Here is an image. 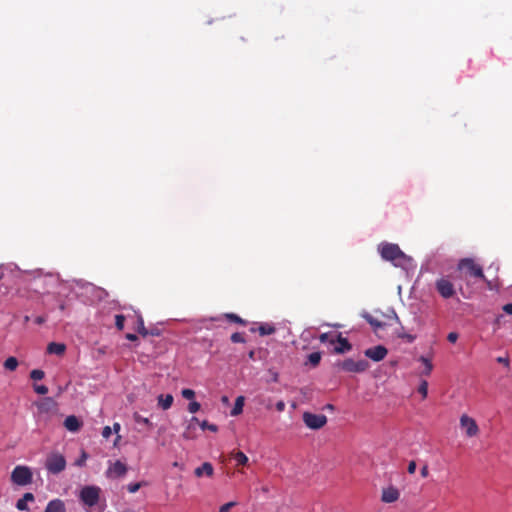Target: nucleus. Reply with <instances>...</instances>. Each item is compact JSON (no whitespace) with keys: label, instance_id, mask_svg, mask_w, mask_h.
Masks as SVG:
<instances>
[{"label":"nucleus","instance_id":"nucleus-6","mask_svg":"<svg viewBox=\"0 0 512 512\" xmlns=\"http://www.w3.org/2000/svg\"><path fill=\"white\" fill-rule=\"evenodd\" d=\"M13 483L25 486L32 482V472L26 466H16L11 473Z\"/></svg>","mask_w":512,"mask_h":512},{"label":"nucleus","instance_id":"nucleus-24","mask_svg":"<svg viewBox=\"0 0 512 512\" xmlns=\"http://www.w3.org/2000/svg\"><path fill=\"white\" fill-rule=\"evenodd\" d=\"M135 329L143 337H146L149 335V331L146 329V327L144 325L143 317L140 314L137 315V324H136Z\"/></svg>","mask_w":512,"mask_h":512},{"label":"nucleus","instance_id":"nucleus-5","mask_svg":"<svg viewBox=\"0 0 512 512\" xmlns=\"http://www.w3.org/2000/svg\"><path fill=\"white\" fill-rule=\"evenodd\" d=\"M343 371L352 373H362L369 368V362L361 359L358 361L352 358H347L337 364Z\"/></svg>","mask_w":512,"mask_h":512},{"label":"nucleus","instance_id":"nucleus-25","mask_svg":"<svg viewBox=\"0 0 512 512\" xmlns=\"http://www.w3.org/2000/svg\"><path fill=\"white\" fill-rule=\"evenodd\" d=\"M18 360L17 358L11 356L8 357L4 362V368L9 371H14L18 367Z\"/></svg>","mask_w":512,"mask_h":512},{"label":"nucleus","instance_id":"nucleus-37","mask_svg":"<svg viewBox=\"0 0 512 512\" xmlns=\"http://www.w3.org/2000/svg\"><path fill=\"white\" fill-rule=\"evenodd\" d=\"M200 403L196 402V401H192L188 404V411L190 413H196L200 410Z\"/></svg>","mask_w":512,"mask_h":512},{"label":"nucleus","instance_id":"nucleus-22","mask_svg":"<svg viewBox=\"0 0 512 512\" xmlns=\"http://www.w3.org/2000/svg\"><path fill=\"white\" fill-rule=\"evenodd\" d=\"M173 396L171 394L167 395H159L158 396V404L162 407V409L167 410L172 406Z\"/></svg>","mask_w":512,"mask_h":512},{"label":"nucleus","instance_id":"nucleus-4","mask_svg":"<svg viewBox=\"0 0 512 512\" xmlns=\"http://www.w3.org/2000/svg\"><path fill=\"white\" fill-rule=\"evenodd\" d=\"M101 489L95 485L84 486L79 494V498L85 506H95L100 498Z\"/></svg>","mask_w":512,"mask_h":512},{"label":"nucleus","instance_id":"nucleus-46","mask_svg":"<svg viewBox=\"0 0 512 512\" xmlns=\"http://www.w3.org/2000/svg\"><path fill=\"white\" fill-rule=\"evenodd\" d=\"M112 434V429L109 426H105L102 431V436L104 438H109Z\"/></svg>","mask_w":512,"mask_h":512},{"label":"nucleus","instance_id":"nucleus-27","mask_svg":"<svg viewBox=\"0 0 512 512\" xmlns=\"http://www.w3.org/2000/svg\"><path fill=\"white\" fill-rule=\"evenodd\" d=\"M225 317L229 321L237 323V324H241V325H246L247 324V322L244 319H242L241 317H239L237 314H234V313H227L225 315Z\"/></svg>","mask_w":512,"mask_h":512},{"label":"nucleus","instance_id":"nucleus-29","mask_svg":"<svg viewBox=\"0 0 512 512\" xmlns=\"http://www.w3.org/2000/svg\"><path fill=\"white\" fill-rule=\"evenodd\" d=\"M45 376V373L43 370H40V369H34L30 372V378L35 380V381H38V380H42Z\"/></svg>","mask_w":512,"mask_h":512},{"label":"nucleus","instance_id":"nucleus-18","mask_svg":"<svg viewBox=\"0 0 512 512\" xmlns=\"http://www.w3.org/2000/svg\"><path fill=\"white\" fill-rule=\"evenodd\" d=\"M362 317L373 327L374 330H378L385 326V323L378 320L377 318H375L374 316L367 312L363 313Z\"/></svg>","mask_w":512,"mask_h":512},{"label":"nucleus","instance_id":"nucleus-17","mask_svg":"<svg viewBox=\"0 0 512 512\" xmlns=\"http://www.w3.org/2000/svg\"><path fill=\"white\" fill-rule=\"evenodd\" d=\"M34 501V495L30 492H27L23 495L21 499H19L16 503V508L20 511L28 510L27 502Z\"/></svg>","mask_w":512,"mask_h":512},{"label":"nucleus","instance_id":"nucleus-45","mask_svg":"<svg viewBox=\"0 0 512 512\" xmlns=\"http://www.w3.org/2000/svg\"><path fill=\"white\" fill-rule=\"evenodd\" d=\"M458 339V334L456 332H450L447 336V340L451 343H455Z\"/></svg>","mask_w":512,"mask_h":512},{"label":"nucleus","instance_id":"nucleus-12","mask_svg":"<svg viewBox=\"0 0 512 512\" xmlns=\"http://www.w3.org/2000/svg\"><path fill=\"white\" fill-rule=\"evenodd\" d=\"M365 356L370 358L375 362H379L383 360L388 354V350L383 345H377L371 348H368L364 352Z\"/></svg>","mask_w":512,"mask_h":512},{"label":"nucleus","instance_id":"nucleus-44","mask_svg":"<svg viewBox=\"0 0 512 512\" xmlns=\"http://www.w3.org/2000/svg\"><path fill=\"white\" fill-rule=\"evenodd\" d=\"M496 360L498 363L503 364L506 367H509L510 365V360L508 357H498Z\"/></svg>","mask_w":512,"mask_h":512},{"label":"nucleus","instance_id":"nucleus-41","mask_svg":"<svg viewBox=\"0 0 512 512\" xmlns=\"http://www.w3.org/2000/svg\"><path fill=\"white\" fill-rule=\"evenodd\" d=\"M141 487V483H131L127 486V490L130 492V493H136Z\"/></svg>","mask_w":512,"mask_h":512},{"label":"nucleus","instance_id":"nucleus-42","mask_svg":"<svg viewBox=\"0 0 512 512\" xmlns=\"http://www.w3.org/2000/svg\"><path fill=\"white\" fill-rule=\"evenodd\" d=\"M398 337L399 338H402V339H405L407 342L411 343L415 340V336L411 335V334H408V333H399L398 334Z\"/></svg>","mask_w":512,"mask_h":512},{"label":"nucleus","instance_id":"nucleus-30","mask_svg":"<svg viewBox=\"0 0 512 512\" xmlns=\"http://www.w3.org/2000/svg\"><path fill=\"white\" fill-rule=\"evenodd\" d=\"M125 316L122 315V314H117L115 316V326L118 330H123L124 329V323H125Z\"/></svg>","mask_w":512,"mask_h":512},{"label":"nucleus","instance_id":"nucleus-15","mask_svg":"<svg viewBox=\"0 0 512 512\" xmlns=\"http://www.w3.org/2000/svg\"><path fill=\"white\" fill-rule=\"evenodd\" d=\"M44 512H66L65 503L61 499H53L48 502Z\"/></svg>","mask_w":512,"mask_h":512},{"label":"nucleus","instance_id":"nucleus-48","mask_svg":"<svg viewBox=\"0 0 512 512\" xmlns=\"http://www.w3.org/2000/svg\"><path fill=\"white\" fill-rule=\"evenodd\" d=\"M420 474L423 478H426L428 475H429V469H428V466L427 465H424L421 470H420Z\"/></svg>","mask_w":512,"mask_h":512},{"label":"nucleus","instance_id":"nucleus-47","mask_svg":"<svg viewBox=\"0 0 512 512\" xmlns=\"http://www.w3.org/2000/svg\"><path fill=\"white\" fill-rule=\"evenodd\" d=\"M502 309L505 313L512 315V303L505 304Z\"/></svg>","mask_w":512,"mask_h":512},{"label":"nucleus","instance_id":"nucleus-9","mask_svg":"<svg viewBox=\"0 0 512 512\" xmlns=\"http://www.w3.org/2000/svg\"><path fill=\"white\" fill-rule=\"evenodd\" d=\"M303 422L308 428L318 430L327 423V417L324 414H313L310 412H304Z\"/></svg>","mask_w":512,"mask_h":512},{"label":"nucleus","instance_id":"nucleus-21","mask_svg":"<svg viewBox=\"0 0 512 512\" xmlns=\"http://www.w3.org/2000/svg\"><path fill=\"white\" fill-rule=\"evenodd\" d=\"M230 457L235 459L237 466H244L248 463V457L242 451H232Z\"/></svg>","mask_w":512,"mask_h":512},{"label":"nucleus","instance_id":"nucleus-13","mask_svg":"<svg viewBox=\"0 0 512 512\" xmlns=\"http://www.w3.org/2000/svg\"><path fill=\"white\" fill-rule=\"evenodd\" d=\"M400 493L397 488L389 486L382 491L381 500L385 503H393L399 499Z\"/></svg>","mask_w":512,"mask_h":512},{"label":"nucleus","instance_id":"nucleus-36","mask_svg":"<svg viewBox=\"0 0 512 512\" xmlns=\"http://www.w3.org/2000/svg\"><path fill=\"white\" fill-rule=\"evenodd\" d=\"M34 388V391L37 393V394H40V395H45L48 393V387L45 386V385H34L33 386Z\"/></svg>","mask_w":512,"mask_h":512},{"label":"nucleus","instance_id":"nucleus-32","mask_svg":"<svg viewBox=\"0 0 512 512\" xmlns=\"http://www.w3.org/2000/svg\"><path fill=\"white\" fill-rule=\"evenodd\" d=\"M193 423H199L198 421V418L197 417H192L191 420H190V423L186 429V431L183 433V436L187 439L189 438H192V436L190 435V430L192 429V426H193Z\"/></svg>","mask_w":512,"mask_h":512},{"label":"nucleus","instance_id":"nucleus-35","mask_svg":"<svg viewBox=\"0 0 512 512\" xmlns=\"http://www.w3.org/2000/svg\"><path fill=\"white\" fill-rule=\"evenodd\" d=\"M181 394H182L183 398L188 399V400H192L195 397V392L192 389H188V388L183 389Z\"/></svg>","mask_w":512,"mask_h":512},{"label":"nucleus","instance_id":"nucleus-56","mask_svg":"<svg viewBox=\"0 0 512 512\" xmlns=\"http://www.w3.org/2000/svg\"><path fill=\"white\" fill-rule=\"evenodd\" d=\"M326 407H327L328 409H333V405H332V404H328Z\"/></svg>","mask_w":512,"mask_h":512},{"label":"nucleus","instance_id":"nucleus-50","mask_svg":"<svg viewBox=\"0 0 512 512\" xmlns=\"http://www.w3.org/2000/svg\"><path fill=\"white\" fill-rule=\"evenodd\" d=\"M125 337L129 341H136V340H138L137 335L133 334V333H127Z\"/></svg>","mask_w":512,"mask_h":512},{"label":"nucleus","instance_id":"nucleus-14","mask_svg":"<svg viewBox=\"0 0 512 512\" xmlns=\"http://www.w3.org/2000/svg\"><path fill=\"white\" fill-rule=\"evenodd\" d=\"M194 475L197 478L204 476L211 478L214 475V467L210 462H204L201 466L195 468Z\"/></svg>","mask_w":512,"mask_h":512},{"label":"nucleus","instance_id":"nucleus-49","mask_svg":"<svg viewBox=\"0 0 512 512\" xmlns=\"http://www.w3.org/2000/svg\"><path fill=\"white\" fill-rule=\"evenodd\" d=\"M276 409L279 412H282L285 409V403L283 401H278L276 403Z\"/></svg>","mask_w":512,"mask_h":512},{"label":"nucleus","instance_id":"nucleus-52","mask_svg":"<svg viewBox=\"0 0 512 512\" xmlns=\"http://www.w3.org/2000/svg\"><path fill=\"white\" fill-rule=\"evenodd\" d=\"M113 430H114V432L118 433L119 430H120V424L119 423H114Z\"/></svg>","mask_w":512,"mask_h":512},{"label":"nucleus","instance_id":"nucleus-40","mask_svg":"<svg viewBox=\"0 0 512 512\" xmlns=\"http://www.w3.org/2000/svg\"><path fill=\"white\" fill-rule=\"evenodd\" d=\"M235 505L236 502L234 501L228 502L219 508V512H230L231 508H233Z\"/></svg>","mask_w":512,"mask_h":512},{"label":"nucleus","instance_id":"nucleus-54","mask_svg":"<svg viewBox=\"0 0 512 512\" xmlns=\"http://www.w3.org/2000/svg\"><path fill=\"white\" fill-rule=\"evenodd\" d=\"M502 318H503V315H499V316L496 318L495 323H496V324H499Z\"/></svg>","mask_w":512,"mask_h":512},{"label":"nucleus","instance_id":"nucleus-10","mask_svg":"<svg viewBox=\"0 0 512 512\" xmlns=\"http://www.w3.org/2000/svg\"><path fill=\"white\" fill-rule=\"evenodd\" d=\"M460 427L465 431L467 437H475L479 434V427L476 421L467 414H463L460 417Z\"/></svg>","mask_w":512,"mask_h":512},{"label":"nucleus","instance_id":"nucleus-28","mask_svg":"<svg viewBox=\"0 0 512 512\" xmlns=\"http://www.w3.org/2000/svg\"><path fill=\"white\" fill-rule=\"evenodd\" d=\"M321 360V353L320 352H313L309 354L308 361L312 366H317L320 363Z\"/></svg>","mask_w":512,"mask_h":512},{"label":"nucleus","instance_id":"nucleus-19","mask_svg":"<svg viewBox=\"0 0 512 512\" xmlns=\"http://www.w3.org/2000/svg\"><path fill=\"white\" fill-rule=\"evenodd\" d=\"M66 350V346L62 343L51 342L47 346V351L50 354L62 355Z\"/></svg>","mask_w":512,"mask_h":512},{"label":"nucleus","instance_id":"nucleus-51","mask_svg":"<svg viewBox=\"0 0 512 512\" xmlns=\"http://www.w3.org/2000/svg\"><path fill=\"white\" fill-rule=\"evenodd\" d=\"M34 321L36 324L41 325L46 321V318L44 316H37Z\"/></svg>","mask_w":512,"mask_h":512},{"label":"nucleus","instance_id":"nucleus-34","mask_svg":"<svg viewBox=\"0 0 512 512\" xmlns=\"http://www.w3.org/2000/svg\"><path fill=\"white\" fill-rule=\"evenodd\" d=\"M200 426L203 430L208 429L212 432H216L218 430V427L215 424H210L206 420L202 421Z\"/></svg>","mask_w":512,"mask_h":512},{"label":"nucleus","instance_id":"nucleus-23","mask_svg":"<svg viewBox=\"0 0 512 512\" xmlns=\"http://www.w3.org/2000/svg\"><path fill=\"white\" fill-rule=\"evenodd\" d=\"M243 406H244V397L243 396L237 397L235 400L234 407L231 410V415L237 416V415L241 414L243 411Z\"/></svg>","mask_w":512,"mask_h":512},{"label":"nucleus","instance_id":"nucleus-31","mask_svg":"<svg viewBox=\"0 0 512 512\" xmlns=\"http://www.w3.org/2000/svg\"><path fill=\"white\" fill-rule=\"evenodd\" d=\"M418 392L422 395L423 398L427 397L428 394V382L426 380H422L418 387Z\"/></svg>","mask_w":512,"mask_h":512},{"label":"nucleus","instance_id":"nucleus-33","mask_svg":"<svg viewBox=\"0 0 512 512\" xmlns=\"http://www.w3.org/2000/svg\"><path fill=\"white\" fill-rule=\"evenodd\" d=\"M231 341L233 343H244L245 342V338H244L242 333L235 332V333H233L231 335Z\"/></svg>","mask_w":512,"mask_h":512},{"label":"nucleus","instance_id":"nucleus-1","mask_svg":"<svg viewBox=\"0 0 512 512\" xmlns=\"http://www.w3.org/2000/svg\"><path fill=\"white\" fill-rule=\"evenodd\" d=\"M379 252L384 260L392 262L396 267L406 269L411 265V257L405 255L397 244L382 243L379 245Z\"/></svg>","mask_w":512,"mask_h":512},{"label":"nucleus","instance_id":"nucleus-39","mask_svg":"<svg viewBox=\"0 0 512 512\" xmlns=\"http://www.w3.org/2000/svg\"><path fill=\"white\" fill-rule=\"evenodd\" d=\"M134 420L137 422V423H143L145 425H151V422L149 421L148 418H145V417H142L141 415H139L138 413H135L134 414Z\"/></svg>","mask_w":512,"mask_h":512},{"label":"nucleus","instance_id":"nucleus-20","mask_svg":"<svg viewBox=\"0 0 512 512\" xmlns=\"http://www.w3.org/2000/svg\"><path fill=\"white\" fill-rule=\"evenodd\" d=\"M258 333L261 336L272 335L275 333L276 328L271 323H261L257 328Z\"/></svg>","mask_w":512,"mask_h":512},{"label":"nucleus","instance_id":"nucleus-55","mask_svg":"<svg viewBox=\"0 0 512 512\" xmlns=\"http://www.w3.org/2000/svg\"><path fill=\"white\" fill-rule=\"evenodd\" d=\"M254 355H255V352L253 350H251L248 354L249 358L250 359H254Z\"/></svg>","mask_w":512,"mask_h":512},{"label":"nucleus","instance_id":"nucleus-26","mask_svg":"<svg viewBox=\"0 0 512 512\" xmlns=\"http://www.w3.org/2000/svg\"><path fill=\"white\" fill-rule=\"evenodd\" d=\"M419 360L425 365V369L423 371V374L426 375V376H429L432 372V369H433V365L431 363V361L429 359H427L426 357L424 356H421L419 358Z\"/></svg>","mask_w":512,"mask_h":512},{"label":"nucleus","instance_id":"nucleus-53","mask_svg":"<svg viewBox=\"0 0 512 512\" xmlns=\"http://www.w3.org/2000/svg\"><path fill=\"white\" fill-rule=\"evenodd\" d=\"M149 335L158 336V335H159V333H158V331L155 329V330H151V331H149Z\"/></svg>","mask_w":512,"mask_h":512},{"label":"nucleus","instance_id":"nucleus-11","mask_svg":"<svg viewBox=\"0 0 512 512\" xmlns=\"http://www.w3.org/2000/svg\"><path fill=\"white\" fill-rule=\"evenodd\" d=\"M128 471V468L125 463L120 460L111 463L106 471V476L108 478H120L123 477Z\"/></svg>","mask_w":512,"mask_h":512},{"label":"nucleus","instance_id":"nucleus-57","mask_svg":"<svg viewBox=\"0 0 512 512\" xmlns=\"http://www.w3.org/2000/svg\"><path fill=\"white\" fill-rule=\"evenodd\" d=\"M394 318H395L397 321H399V318H398V316H397V314H396L395 312H394Z\"/></svg>","mask_w":512,"mask_h":512},{"label":"nucleus","instance_id":"nucleus-16","mask_svg":"<svg viewBox=\"0 0 512 512\" xmlns=\"http://www.w3.org/2000/svg\"><path fill=\"white\" fill-rule=\"evenodd\" d=\"M81 425V421L74 415L67 416L64 420V426L70 432H77Z\"/></svg>","mask_w":512,"mask_h":512},{"label":"nucleus","instance_id":"nucleus-2","mask_svg":"<svg viewBox=\"0 0 512 512\" xmlns=\"http://www.w3.org/2000/svg\"><path fill=\"white\" fill-rule=\"evenodd\" d=\"M319 340L321 343H330L334 346V352L337 354H343L352 349V345L348 341L347 338L342 337V335L339 333L337 336H332L329 333H322L319 336Z\"/></svg>","mask_w":512,"mask_h":512},{"label":"nucleus","instance_id":"nucleus-3","mask_svg":"<svg viewBox=\"0 0 512 512\" xmlns=\"http://www.w3.org/2000/svg\"><path fill=\"white\" fill-rule=\"evenodd\" d=\"M45 468L51 474H59L66 468V459L59 452H51L46 457Z\"/></svg>","mask_w":512,"mask_h":512},{"label":"nucleus","instance_id":"nucleus-43","mask_svg":"<svg viewBox=\"0 0 512 512\" xmlns=\"http://www.w3.org/2000/svg\"><path fill=\"white\" fill-rule=\"evenodd\" d=\"M416 462L415 461H410L409 464H408V467H407V471L409 474H414L415 471H416Z\"/></svg>","mask_w":512,"mask_h":512},{"label":"nucleus","instance_id":"nucleus-38","mask_svg":"<svg viewBox=\"0 0 512 512\" xmlns=\"http://www.w3.org/2000/svg\"><path fill=\"white\" fill-rule=\"evenodd\" d=\"M87 458H88L87 453L85 451H82L80 458L77 459L74 464L76 466L82 467L85 465Z\"/></svg>","mask_w":512,"mask_h":512},{"label":"nucleus","instance_id":"nucleus-7","mask_svg":"<svg viewBox=\"0 0 512 512\" xmlns=\"http://www.w3.org/2000/svg\"><path fill=\"white\" fill-rule=\"evenodd\" d=\"M458 269L466 271V273L474 278L484 279L482 267L471 258L461 259L458 263Z\"/></svg>","mask_w":512,"mask_h":512},{"label":"nucleus","instance_id":"nucleus-8","mask_svg":"<svg viewBox=\"0 0 512 512\" xmlns=\"http://www.w3.org/2000/svg\"><path fill=\"white\" fill-rule=\"evenodd\" d=\"M435 289L444 299L452 298L456 294L454 284L446 277H441L436 280Z\"/></svg>","mask_w":512,"mask_h":512}]
</instances>
